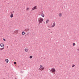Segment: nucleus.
I'll return each instance as SVG.
<instances>
[{"label": "nucleus", "mask_w": 79, "mask_h": 79, "mask_svg": "<svg viewBox=\"0 0 79 79\" xmlns=\"http://www.w3.org/2000/svg\"><path fill=\"white\" fill-rule=\"evenodd\" d=\"M0 47H4V44L3 43H1L0 44Z\"/></svg>", "instance_id": "11"}, {"label": "nucleus", "mask_w": 79, "mask_h": 79, "mask_svg": "<svg viewBox=\"0 0 79 79\" xmlns=\"http://www.w3.org/2000/svg\"><path fill=\"white\" fill-rule=\"evenodd\" d=\"M75 45V43H74L73 44V46H74Z\"/></svg>", "instance_id": "20"}, {"label": "nucleus", "mask_w": 79, "mask_h": 79, "mask_svg": "<svg viewBox=\"0 0 79 79\" xmlns=\"http://www.w3.org/2000/svg\"><path fill=\"white\" fill-rule=\"evenodd\" d=\"M8 47H7V48H8Z\"/></svg>", "instance_id": "24"}, {"label": "nucleus", "mask_w": 79, "mask_h": 79, "mask_svg": "<svg viewBox=\"0 0 79 79\" xmlns=\"http://www.w3.org/2000/svg\"><path fill=\"white\" fill-rule=\"evenodd\" d=\"M30 10V8L29 7H27L26 9V11H28V10Z\"/></svg>", "instance_id": "16"}, {"label": "nucleus", "mask_w": 79, "mask_h": 79, "mask_svg": "<svg viewBox=\"0 0 79 79\" xmlns=\"http://www.w3.org/2000/svg\"><path fill=\"white\" fill-rule=\"evenodd\" d=\"M41 16L42 18H44V17H45V15H44V14L43 13L41 14Z\"/></svg>", "instance_id": "7"}, {"label": "nucleus", "mask_w": 79, "mask_h": 79, "mask_svg": "<svg viewBox=\"0 0 79 79\" xmlns=\"http://www.w3.org/2000/svg\"><path fill=\"white\" fill-rule=\"evenodd\" d=\"M15 79H16V78H15Z\"/></svg>", "instance_id": "23"}, {"label": "nucleus", "mask_w": 79, "mask_h": 79, "mask_svg": "<svg viewBox=\"0 0 79 79\" xmlns=\"http://www.w3.org/2000/svg\"><path fill=\"white\" fill-rule=\"evenodd\" d=\"M5 61L6 63H8L9 61V60L8 59H6L5 60Z\"/></svg>", "instance_id": "9"}, {"label": "nucleus", "mask_w": 79, "mask_h": 79, "mask_svg": "<svg viewBox=\"0 0 79 79\" xmlns=\"http://www.w3.org/2000/svg\"><path fill=\"white\" fill-rule=\"evenodd\" d=\"M14 32L15 34H18V30H16L14 31Z\"/></svg>", "instance_id": "6"}, {"label": "nucleus", "mask_w": 79, "mask_h": 79, "mask_svg": "<svg viewBox=\"0 0 79 79\" xmlns=\"http://www.w3.org/2000/svg\"><path fill=\"white\" fill-rule=\"evenodd\" d=\"M45 69V67L43 66V65H40V68L39 69V70L40 71H43V70H44V69Z\"/></svg>", "instance_id": "2"}, {"label": "nucleus", "mask_w": 79, "mask_h": 79, "mask_svg": "<svg viewBox=\"0 0 79 79\" xmlns=\"http://www.w3.org/2000/svg\"><path fill=\"white\" fill-rule=\"evenodd\" d=\"M22 35H24V34H25V32H24V31H23L22 33Z\"/></svg>", "instance_id": "17"}, {"label": "nucleus", "mask_w": 79, "mask_h": 79, "mask_svg": "<svg viewBox=\"0 0 79 79\" xmlns=\"http://www.w3.org/2000/svg\"><path fill=\"white\" fill-rule=\"evenodd\" d=\"M32 57H33L32 56H30L29 57V58H30V59H31V58H32Z\"/></svg>", "instance_id": "18"}, {"label": "nucleus", "mask_w": 79, "mask_h": 79, "mask_svg": "<svg viewBox=\"0 0 79 79\" xmlns=\"http://www.w3.org/2000/svg\"><path fill=\"white\" fill-rule=\"evenodd\" d=\"M55 25H56V24L55 23H54L52 26H51V27H53L55 26Z\"/></svg>", "instance_id": "5"}, {"label": "nucleus", "mask_w": 79, "mask_h": 79, "mask_svg": "<svg viewBox=\"0 0 79 79\" xmlns=\"http://www.w3.org/2000/svg\"><path fill=\"white\" fill-rule=\"evenodd\" d=\"M24 50L25 52H27L29 50L28 49H27V48H26L24 49Z\"/></svg>", "instance_id": "8"}, {"label": "nucleus", "mask_w": 79, "mask_h": 79, "mask_svg": "<svg viewBox=\"0 0 79 79\" xmlns=\"http://www.w3.org/2000/svg\"><path fill=\"white\" fill-rule=\"evenodd\" d=\"M29 31V29H26L25 30H24V31H25V32H27Z\"/></svg>", "instance_id": "12"}, {"label": "nucleus", "mask_w": 79, "mask_h": 79, "mask_svg": "<svg viewBox=\"0 0 79 79\" xmlns=\"http://www.w3.org/2000/svg\"><path fill=\"white\" fill-rule=\"evenodd\" d=\"M3 40H4V41H6V40H5V39L4 38L3 39Z\"/></svg>", "instance_id": "21"}, {"label": "nucleus", "mask_w": 79, "mask_h": 79, "mask_svg": "<svg viewBox=\"0 0 79 79\" xmlns=\"http://www.w3.org/2000/svg\"><path fill=\"white\" fill-rule=\"evenodd\" d=\"M48 22H49V19H48L46 21V24H47L48 23Z\"/></svg>", "instance_id": "14"}, {"label": "nucleus", "mask_w": 79, "mask_h": 79, "mask_svg": "<svg viewBox=\"0 0 79 79\" xmlns=\"http://www.w3.org/2000/svg\"><path fill=\"white\" fill-rule=\"evenodd\" d=\"M78 79H79V78Z\"/></svg>", "instance_id": "25"}, {"label": "nucleus", "mask_w": 79, "mask_h": 79, "mask_svg": "<svg viewBox=\"0 0 79 79\" xmlns=\"http://www.w3.org/2000/svg\"><path fill=\"white\" fill-rule=\"evenodd\" d=\"M38 21L39 24H40L44 21V19L42 17H40L38 18Z\"/></svg>", "instance_id": "1"}, {"label": "nucleus", "mask_w": 79, "mask_h": 79, "mask_svg": "<svg viewBox=\"0 0 79 79\" xmlns=\"http://www.w3.org/2000/svg\"><path fill=\"white\" fill-rule=\"evenodd\" d=\"M14 64H16V62H14Z\"/></svg>", "instance_id": "22"}, {"label": "nucleus", "mask_w": 79, "mask_h": 79, "mask_svg": "<svg viewBox=\"0 0 79 79\" xmlns=\"http://www.w3.org/2000/svg\"><path fill=\"white\" fill-rule=\"evenodd\" d=\"M74 66H75V65L73 64V65H72V68H73V67H74Z\"/></svg>", "instance_id": "19"}, {"label": "nucleus", "mask_w": 79, "mask_h": 79, "mask_svg": "<svg viewBox=\"0 0 79 79\" xmlns=\"http://www.w3.org/2000/svg\"><path fill=\"white\" fill-rule=\"evenodd\" d=\"M4 50V48L3 47L2 48H0V51H2V50Z\"/></svg>", "instance_id": "15"}, {"label": "nucleus", "mask_w": 79, "mask_h": 79, "mask_svg": "<svg viewBox=\"0 0 79 79\" xmlns=\"http://www.w3.org/2000/svg\"><path fill=\"white\" fill-rule=\"evenodd\" d=\"M51 71L52 73L55 74L56 73V69L55 68H52L51 69Z\"/></svg>", "instance_id": "3"}, {"label": "nucleus", "mask_w": 79, "mask_h": 79, "mask_svg": "<svg viewBox=\"0 0 79 79\" xmlns=\"http://www.w3.org/2000/svg\"><path fill=\"white\" fill-rule=\"evenodd\" d=\"M36 9H37V6H35L32 8V10H36Z\"/></svg>", "instance_id": "4"}, {"label": "nucleus", "mask_w": 79, "mask_h": 79, "mask_svg": "<svg viewBox=\"0 0 79 79\" xmlns=\"http://www.w3.org/2000/svg\"><path fill=\"white\" fill-rule=\"evenodd\" d=\"M58 15H59V17H61L62 16V13H59V14Z\"/></svg>", "instance_id": "10"}, {"label": "nucleus", "mask_w": 79, "mask_h": 79, "mask_svg": "<svg viewBox=\"0 0 79 79\" xmlns=\"http://www.w3.org/2000/svg\"><path fill=\"white\" fill-rule=\"evenodd\" d=\"M13 17V14H11L10 15V17L12 18Z\"/></svg>", "instance_id": "13"}]
</instances>
